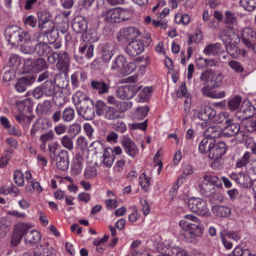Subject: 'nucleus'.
<instances>
[{
	"mask_svg": "<svg viewBox=\"0 0 256 256\" xmlns=\"http://www.w3.org/2000/svg\"><path fill=\"white\" fill-rule=\"evenodd\" d=\"M200 81L210 83V86H204L201 89V93L204 97H208L209 99H224L225 91L217 92V90H215L221 87L223 74L209 69L201 73Z\"/></svg>",
	"mask_w": 256,
	"mask_h": 256,
	"instance_id": "f257e3e1",
	"label": "nucleus"
},
{
	"mask_svg": "<svg viewBox=\"0 0 256 256\" xmlns=\"http://www.w3.org/2000/svg\"><path fill=\"white\" fill-rule=\"evenodd\" d=\"M4 36L12 47L19 45V43H30L31 41V34L19 26H8L4 31Z\"/></svg>",
	"mask_w": 256,
	"mask_h": 256,
	"instance_id": "f03ea898",
	"label": "nucleus"
},
{
	"mask_svg": "<svg viewBox=\"0 0 256 256\" xmlns=\"http://www.w3.org/2000/svg\"><path fill=\"white\" fill-rule=\"evenodd\" d=\"M131 19V10L125 8H113L107 11L105 21L107 23H123Z\"/></svg>",
	"mask_w": 256,
	"mask_h": 256,
	"instance_id": "7ed1b4c3",
	"label": "nucleus"
},
{
	"mask_svg": "<svg viewBox=\"0 0 256 256\" xmlns=\"http://www.w3.org/2000/svg\"><path fill=\"white\" fill-rule=\"evenodd\" d=\"M188 209L200 217L209 216V206L207 205V201L203 200V198H190L188 200Z\"/></svg>",
	"mask_w": 256,
	"mask_h": 256,
	"instance_id": "20e7f679",
	"label": "nucleus"
},
{
	"mask_svg": "<svg viewBox=\"0 0 256 256\" xmlns=\"http://www.w3.org/2000/svg\"><path fill=\"white\" fill-rule=\"evenodd\" d=\"M111 71H114L117 75H131L133 68L127 63V58L123 55L117 56L111 65Z\"/></svg>",
	"mask_w": 256,
	"mask_h": 256,
	"instance_id": "39448f33",
	"label": "nucleus"
},
{
	"mask_svg": "<svg viewBox=\"0 0 256 256\" xmlns=\"http://www.w3.org/2000/svg\"><path fill=\"white\" fill-rule=\"evenodd\" d=\"M140 35H141V32L136 27H133V26L124 27L119 30L117 34V40L122 45H125L129 43V41H134V39H136Z\"/></svg>",
	"mask_w": 256,
	"mask_h": 256,
	"instance_id": "423d86ee",
	"label": "nucleus"
},
{
	"mask_svg": "<svg viewBox=\"0 0 256 256\" xmlns=\"http://www.w3.org/2000/svg\"><path fill=\"white\" fill-rule=\"evenodd\" d=\"M49 69V64L44 58H38L33 60L28 58L24 61V70L29 73L30 71H35L36 73H41V71H46Z\"/></svg>",
	"mask_w": 256,
	"mask_h": 256,
	"instance_id": "0eeeda50",
	"label": "nucleus"
},
{
	"mask_svg": "<svg viewBox=\"0 0 256 256\" xmlns=\"http://www.w3.org/2000/svg\"><path fill=\"white\" fill-rule=\"evenodd\" d=\"M131 105V102H122L121 111H118L117 109L108 106L102 117H104V119H107L108 121H115V119H123V113H125V111H127L128 109H131Z\"/></svg>",
	"mask_w": 256,
	"mask_h": 256,
	"instance_id": "6e6552de",
	"label": "nucleus"
},
{
	"mask_svg": "<svg viewBox=\"0 0 256 256\" xmlns=\"http://www.w3.org/2000/svg\"><path fill=\"white\" fill-rule=\"evenodd\" d=\"M142 86L135 85V84H129L120 86L118 90L116 91V95L119 99H133L136 95V93H139L141 91Z\"/></svg>",
	"mask_w": 256,
	"mask_h": 256,
	"instance_id": "1a4fd4ad",
	"label": "nucleus"
},
{
	"mask_svg": "<svg viewBox=\"0 0 256 256\" xmlns=\"http://www.w3.org/2000/svg\"><path fill=\"white\" fill-rule=\"evenodd\" d=\"M76 111L79 117H82L85 121H93V119H95V104L93 100L78 106Z\"/></svg>",
	"mask_w": 256,
	"mask_h": 256,
	"instance_id": "9d476101",
	"label": "nucleus"
},
{
	"mask_svg": "<svg viewBox=\"0 0 256 256\" xmlns=\"http://www.w3.org/2000/svg\"><path fill=\"white\" fill-rule=\"evenodd\" d=\"M255 113L256 106L252 105L251 101L244 100L240 109L236 113V117H238L240 121H245L247 119H251Z\"/></svg>",
	"mask_w": 256,
	"mask_h": 256,
	"instance_id": "9b49d317",
	"label": "nucleus"
},
{
	"mask_svg": "<svg viewBox=\"0 0 256 256\" xmlns=\"http://www.w3.org/2000/svg\"><path fill=\"white\" fill-rule=\"evenodd\" d=\"M222 134L224 137H235V135H237L238 137H242V139L245 138V131L241 130V125L233 120H230L228 124L224 126Z\"/></svg>",
	"mask_w": 256,
	"mask_h": 256,
	"instance_id": "f8f14e48",
	"label": "nucleus"
},
{
	"mask_svg": "<svg viewBox=\"0 0 256 256\" xmlns=\"http://www.w3.org/2000/svg\"><path fill=\"white\" fill-rule=\"evenodd\" d=\"M29 229H31V226L29 223H18L15 226L14 232L12 234L11 245L13 247H17V245L21 243V239L25 237V233H27Z\"/></svg>",
	"mask_w": 256,
	"mask_h": 256,
	"instance_id": "ddd939ff",
	"label": "nucleus"
},
{
	"mask_svg": "<svg viewBox=\"0 0 256 256\" xmlns=\"http://www.w3.org/2000/svg\"><path fill=\"white\" fill-rule=\"evenodd\" d=\"M121 145L124 153L131 159H135L139 155V146L129 136H123Z\"/></svg>",
	"mask_w": 256,
	"mask_h": 256,
	"instance_id": "4468645a",
	"label": "nucleus"
},
{
	"mask_svg": "<svg viewBox=\"0 0 256 256\" xmlns=\"http://www.w3.org/2000/svg\"><path fill=\"white\" fill-rule=\"evenodd\" d=\"M179 226L183 231L189 233V235H193L194 237H201L203 235V228H201V222L199 223H192L187 220H181L179 222Z\"/></svg>",
	"mask_w": 256,
	"mask_h": 256,
	"instance_id": "2eb2a0df",
	"label": "nucleus"
},
{
	"mask_svg": "<svg viewBox=\"0 0 256 256\" xmlns=\"http://www.w3.org/2000/svg\"><path fill=\"white\" fill-rule=\"evenodd\" d=\"M37 81V76L35 74H27L18 78L15 89L18 93H25L27 87H31Z\"/></svg>",
	"mask_w": 256,
	"mask_h": 256,
	"instance_id": "dca6fc26",
	"label": "nucleus"
},
{
	"mask_svg": "<svg viewBox=\"0 0 256 256\" xmlns=\"http://www.w3.org/2000/svg\"><path fill=\"white\" fill-rule=\"evenodd\" d=\"M145 51V42L143 40H134L126 46V53L129 57H138Z\"/></svg>",
	"mask_w": 256,
	"mask_h": 256,
	"instance_id": "f3484780",
	"label": "nucleus"
},
{
	"mask_svg": "<svg viewBox=\"0 0 256 256\" xmlns=\"http://www.w3.org/2000/svg\"><path fill=\"white\" fill-rule=\"evenodd\" d=\"M231 179L235 181L240 187H244L245 189H251L253 180L251 176L245 172L233 173L231 174Z\"/></svg>",
	"mask_w": 256,
	"mask_h": 256,
	"instance_id": "a211bd4d",
	"label": "nucleus"
},
{
	"mask_svg": "<svg viewBox=\"0 0 256 256\" xmlns=\"http://www.w3.org/2000/svg\"><path fill=\"white\" fill-rule=\"evenodd\" d=\"M233 39H239V36L235 33H231L228 31H223L221 35V40L223 43H225V47L227 52L231 55V49L232 51H235L237 49V46H235V43L237 41H233Z\"/></svg>",
	"mask_w": 256,
	"mask_h": 256,
	"instance_id": "6ab92c4d",
	"label": "nucleus"
},
{
	"mask_svg": "<svg viewBox=\"0 0 256 256\" xmlns=\"http://www.w3.org/2000/svg\"><path fill=\"white\" fill-rule=\"evenodd\" d=\"M214 146H212V150L210 151L209 158L214 159L217 161V159H221L223 155L227 153V144L225 142H218L214 140L213 143Z\"/></svg>",
	"mask_w": 256,
	"mask_h": 256,
	"instance_id": "aec40b11",
	"label": "nucleus"
},
{
	"mask_svg": "<svg viewBox=\"0 0 256 256\" xmlns=\"http://www.w3.org/2000/svg\"><path fill=\"white\" fill-rule=\"evenodd\" d=\"M69 67H71V58L69 57V53L62 52L56 63V68L58 71L66 75V73H69Z\"/></svg>",
	"mask_w": 256,
	"mask_h": 256,
	"instance_id": "412c9836",
	"label": "nucleus"
},
{
	"mask_svg": "<svg viewBox=\"0 0 256 256\" xmlns=\"http://www.w3.org/2000/svg\"><path fill=\"white\" fill-rule=\"evenodd\" d=\"M56 166L60 171H67L69 169V152L67 150H60L56 156Z\"/></svg>",
	"mask_w": 256,
	"mask_h": 256,
	"instance_id": "4be33fe9",
	"label": "nucleus"
},
{
	"mask_svg": "<svg viewBox=\"0 0 256 256\" xmlns=\"http://www.w3.org/2000/svg\"><path fill=\"white\" fill-rule=\"evenodd\" d=\"M42 91L46 97H53V101L56 105H61V102L57 101V95H55V83L53 80H46L40 85Z\"/></svg>",
	"mask_w": 256,
	"mask_h": 256,
	"instance_id": "5701e85b",
	"label": "nucleus"
},
{
	"mask_svg": "<svg viewBox=\"0 0 256 256\" xmlns=\"http://www.w3.org/2000/svg\"><path fill=\"white\" fill-rule=\"evenodd\" d=\"M200 193L202 197H206L210 200L217 199V188L213 184L202 182L200 184Z\"/></svg>",
	"mask_w": 256,
	"mask_h": 256,
	"instance_id": "b1692460",
	"label": "nucleus"
},
{
	"mask_svg": "<svg viewBox=\"0 0 256 256\" xmlns=\"http://www.w3.org/2000/svg\"><path fill=\"white\" fill-rule=\"evenodd\" d=\"M217 117V111L211 106H202L198 112V119L211 121Z\"/></svg>",
	"mask_w": 256,
	"mask_h": 256,
	"instance_id": "393cba45",
	"label": "nucleus"
},
{
	"mask_svg": "<svg viewBox=\"0 0 256 256\" xmlns=\"http://www.w3.org/2000/svg\"><path fill=\"white\" fill-rule=\"evenodd\" d=\"M87 20H85V17L83 16H76L73 19L72 23V29L74 33H77L78 35H81L83 33L87 32Z\"/></svg>",
	"mask_w": 256,
	"mask_h": 256,
	"instance_id": "a878e982",
	"label": "nucleus"
},
{
	"mask_svg": "<svg viewBox=\"0 0 256 256\" xmlns=\"http://www.w3.org/2000/svg\"><path fill=\"white\" fill-rule=\"evenodd\" d=\"M204 55H212V57H217L225 53V49L221 43L208 44L203 50Z\"/></svg>",
	"mask_w": 256,
	"mask_h": 256,
	"instance_id": "bb28decb",
	"label": "nucleus"
},
{
	"mask_svg": "<svg viewBox=\"0 0 256 256\" xmlns=\"http://www.w3.org/2000/svg\"><path fill=\"white\" fill-rule=\"evenodd\" d=\"M101 55L102 61H104V63H109V61L113 59V55H115V46L109 42L104 43L101 46Z\"/></svg>",
	"mask_w": 256,
	"mask_h": 256,
	"instance_id": "cd10ccee",
	"label": "nucleus"
},
{
	"mask_svg": "<svg viewBox=\"0 0 256 256\" xmlns=\"http://www.w3.org/2000/svg\"><path fill=\"white\" fill-rule=\"evenodd\" d=\"M52 52L53 48L47 44V42H38L34 46V53H36L38 57H47Z\"/></svg>",
	"mask_w": 256,
	"mask_h": 256,
	"instance_id": "c85d7f7f",
	"label": "nucleus"
},
{
	"mask_svg": "<svg viewBox=\"0 0 256 256\" xmlns=\"http://www.w3.org/2000/svg\"><path fill=\"white\" fill-rule=\"evenodd\" d=\"M237 16L231 10H227L224 13V24L226 25L227 29L233 31L235 27H237Z\"/></svg>",
	"mask_w": 256,
	"mask_h": 256,
	"instance_id": "c756f323",
	"label": "nucleus"
},
{
	"mask_svg": "<svg viewBox=\"0 0 256 256\" xmlns=\"http://www.w3.org/2000/svg\"><path fill=\"white\" fill-rule=\"evenodd\" d=\"M24 237L25 243H29L30 245H35V243H39L41 241V233L37 230H26Z\"/></svg>",
	"mask_w": 256,
	"mask_h": 256,
	"instance_id": "7c9ffc66",
	"label": "nucleus"
},
{
	"mask_svg": "<svg viewBox=\"0 0 256 256\" xmlns=\"http://www.w3.org/2000/svg\"><path fill=\"white\" fill-rule=\"evenodd\" d=\"M90 85L94 91L99 93V95L109 93V84L103 80H92Z\"/></svg>",
	"mask_w": 256,
	"mask_h": 256,
	"instance_id": "2f4dec72",
	"label": "nucleus"
},
{
	"mask_svg": "<svg viewBox=\"0 0 256 256\" xmlns=\"http://www.w3.org/2000/svg\"><path fill=\"white\" fill-rule=\"evenodd\" d=\"M213 143H215V139H210V138H207V136H205V138L199 144V147H198L199 153H202V154L208 153V157H209V155H211V150L214 147Z\"/></svg>",
	"mask_w": 256,
	"mask_h": 256,
	"instance_id": "473e14b6",
	"label": "nucleus"
},
{
	"mask_svg": "<svg viewBox=\"0 0 256 256\" xmlns=\"http://www.w3.org/2000/svg\"><path fill=\"white\" fill-rule=\"evenodd\" d=\"M204 135L208 139H214L215 141L216 139H219L221 135H223V129L218 125H213L205 130Z\"/></svg>",
	"mask_w": 256,
	"mask_h": 256,
	"instance_id": "72a5a7b5",
	"label": "nucleus"
},
{
	"mask_svg": "<svg viewBox=\"0 0 256 256\" xmlns=\"http://www.w3.org/2000/svg\"><path fill=\"white\" fill-rule=\"evenodd\" d=\"M87 101H91V99L83 93V91H76L72 95V103L76 107H81V105H84V103H87Z\"/></svg>",
	"mask_w": 256,
	"mask_h": 256,
	"instance_id": "f704fd0d",
	"label": "nucleus"
},
{
	"mask_svg": "<svg viewBox=\"0 0 256 256\" xmlns=\"http://www.w3.org/2000/svg\"><path fill=\"white\" fill-rule=\"evenodd\" d=\"M102 163L104 167L111 168L115 163V155H113V148H106L102 155Z\"/></svg>",
	"mask_w": 256,
	"mask_h": 256,
	"instance_id": "c9c22d12",
	"label": "nucleus"
},
{
	"mask_svg": "<svg viewBox=\"0 0 256 256\" xmlns=\"http://www.w3.org/2000/svg\"><path fill=\"white\" fill-rule=\"evenodd\" d=\"M16 105L20 113H31L33 111V101L29 98L16 102Z\"/></svg>",
	"mask_w": 256,
	"mask_h": 256,
	"instance_id": "e433bc0d",
	"label": "nucleus"
},
{
	"mask_svg": "<svg viewBox=\"0 0 256 256\" xmlns=\"http://www.w3.org/2000/svg\"><path fill=\"white\" fill-rule=\"evenodd\" d=\"M83 163H85V159L81 154H77L72 164V172L74 175H79V173L83 171Z\"/></svg>",
	"mask_w": 256,
	"mask_h": 256,
	"instance_id": "4c0bfd02",
	"label": "nucleus"
},
{
	"mask_svg": "<svg viewBox=\"0 0 256 256\" xmlns=\"http://www.w3.org/2000/svg\"><path fill=\"white\" fill-rule=\"evenodd\" d=\"M212 213L216 217H229L231 215V208L217 205L212 208Z\"/></svg>",
	"mask_w": 256,
	"mask_h": 256,
	"instance_id": "58836bf2",
	"label": "nucleus"
},
{
	"mask_svg": "<svg viewBox=\"0 0 256 256\" xmlns=\"http://www.w3.org/2000/svg\"><path fill=\"white\" fill-rule=\"evenodd\" d=\"M139 99L142 103H147L149 99H151V95H153V86H146L143 89L139 90Z\"/></svg>",
	"mask_w": 256,
	"mask_h": 256,
	"instance_id": "ea45409f",
	"label": "nucleus"
},
{
	"mask_svg": "<svg viewBox=\"0 0 256 256\" xmlns=\"http://www.w3.org/2000/svg\"><path fill=\"white\" fill-rule=\"evenodd\" d=\"M203 41V32L201 29H196L195 32L189 36L187 45L191 46L193 43L199 45Z\"/></svg>",
	"mask_w": 256,
	"mask_h": 256,
	"instance_id": "a19ab883",
	"label": "nucleus"
},
{
	"mask_svg": "<svg viewBox=\"0 0 256 256\" xmlns=\"http://www.w3.org/2000/svg\"><path fill=\"white\" fill-rule=\"evenodd\" d=\"M38 27L39 29L44 30V33H52L53 29H55V23L46 18L44 20H39Z\"/></svg>",
	"mask_w": 256,
	"mask_h": 256,
	"instance_id": "79ce46f5",
	"label": "nucleus"
},
{
	"mask_svg": "<svg viewBox=\"0 0 256 256\" xmlns=\"http://www.w3.org/2000/svg\"><path fill=\"white\" fill-rule=\"evenodd\" d=\"M94 51L95 45L93 44H88V46L87 44H84L79 47V53H81V55H85L87 59H93Z\"/></svg>",
	"mask_w": 256,
	"mask_h": 256,
	"instance_id": "37998d69",
	"label": "nucleus"
},
{
	"mask_svg": "<svg viewBox=\"0 0 256 256\" xmlns=\"http://www.w3.org/2000/svg\"><path fill=\"white\" fill-rule=\"evenodd\" d=\"M126 163H127V157L119 156L113 167L115 173H123L125 171Z\"/></svg>",
	"mask_w": 256,
	"mask_h": 256,
	"instance_id": "c03bdc74",
	"label": "nucleus"
},
{
	"mask_svg": "<svg viewBox=\"0 0 256 256\" xmlns=\"http://www.w3.org/2000/svg\"><path fill=\"white\" fill-rule=\"evenodd\" d=\"M13 181L15 185L18 187H24L25 186V174H23V171L16 169L13 173Z\"/></svg>",
	"mask_w": 256,
	"mask_h": 256,
	"instance_id": "a18cd8bd",
	"label": "nucleus"
},
{
	"mask_svg": "<svg viewBox=\"0 0 256 256\" xmlns=\"http://www.w3.org/2000/svg\"><path fill=\"white\" fill-rule=\"evenodd\" d=\"M75 119V109L66 107L62 112V121L64 123H71Z\"/></svg>",
	"mask_w": 256,
	"mask_h": 256,
	"instance_id": "49530a36",
	"label": "nucleus"
},
{
	"mask_svg": "<svg viewBox=\"0 0 256 256\" xmlns=\"http://www.w3.org/2000/svg\"><path fill=\"white\" fill-rule=\"evenodd\" d=\"M197 69H205V67H213L215 60L205 59L203 57L196 58L195 60Z\"/></svg>",
	"mask_w": 256,
	"mask_h": 256,
	"instance_id": "de8ad7c7",
	"label": "nucleus"
},
{
	"mask_svg": "<svg viewBox=\"0 0 256 256\" xmlns=\"http://www.w3.org/2000/svg\"><path fill=\"white\" fill-rule=\"evenodd\" d=\"M174 21L177 25H189L191 16L189 14L178 13L175 15Z\"/></svg>",
	"mask_w": 256,
	"mask_h": 256,
	"instance_id": "09e8293b",
	"label": "nucleus"
},
{
	"mask_svg": "<svg viewBox=\"0 0 256 256\" xmlns=\"http://www.w3.org/2000/svg\"><path fill=\"white\" fill-rule=\"evenodd\" d=\"M183 183H185V176H178L177 180L170 189L171 197H175L177 195V192L179 191V188L183 186Z\"/></svg>",
	"mask_w": 256,
	"mask_h": 256,
	"instance_id": "8fccbe9b",
	"label": "nucleus"
},
{
	"mask_svg": "<svg viewBox=\"0 0 256 256\" xmlns=\"http://www.w3.org/2000/svg\"><path fill=\"white\" fill-rule=\"evenodd\" d=\"M177 97H179V99H183V97L185 99H191V94L187 90V83L186 82H182L180 84V86L178 87Z\"/></svg>",
	"mask_w": 256,
	"mask_h": 256,
	"instance_id": "3c124183",
	"label": "nucleus"
},
{
	"mask_svg": "<svg viewBox=\"0 0 256 256\" xmlns=\"http://www.w3.org/2000/svg\"><path fill=\"white\" fill-rule=\"evenodd\" d=\"M139 185L143 191H149V187H151V179L147 177L146 173L140 174Z\"/></svg>",
	"mask_w": 256,
	"mask_h": 256,
	"instance_id": "603ef678",
	"label": "nucleus"
},
{
	"mask_svg": "<svg viewBox=\"0 0 256 256\" xmlns=\"http://www.w3.org/2000/svg\"><path fill=\"white\" fill-rule=\"evenodd\" d=\"M15 120L17 121V123L25 127L33 121V116H26L25 114L20 113L15 115Z\"/></svg>",
	"mask_w": 256,
	"mask_h": 256,
	"instance_id": "864d4df0",
	"label": "nucleus"
},
{
	"mask_svg": "<svg viewBox=\"0 0 256 256\" xmlns=\"http://www.w3.org/2000/svg\"><path fill=\"white\" fill-rule=\"evenodd\" d=\"M36 123H38V126L40 127V131H48V129H51L53 127V122L47 118H38L36 120Z\"/></svg>",
	"mask_w": 256,
	"mask_h": 256,
	"instance_id": "5fc2aeb1",
	"label": "nucleus"
},
{
	"mask_svg": "<svg viewBox=\"0 0 256 256\" xmlns=\"http://www.w3.org/2000/svg\"><path fill=\"white\" fill-rule=\"evenodd\" d=\"M23 23L27 29H35V27H37V17L33 15L25 16L23 18Z\"/></svg>",
	"mask_w": 256,
	"mask_h": 256,
	"instance_id": "6e6d98bb",
	"label": "nucleus"
},
{
	"mask_svg": "<svg viewBox=\"0 0 256 256\" xmlns=\"http://www.w3.org/2000/svg\"><path fill=\"white\" fill-rule=\"evenodd\" d=\"M251 159V152H245L243 156L237 160L236 167L242 169V167H247L249 165V160Z\"/></svg>",
	"mask_w": 256,
	"mask_h": 256,
	"instance_id": "4d7b16f0",
	"label": "nucleus"
},
{
	"mask_svg": "<svg viewBox=\"0 0 256 256\" xmlns=\"http://www.w3.org/2000/svg\"><path fill=\"white\" fill-rule=\"evenodd\" d=\"M203 179L204 183H209V185H213V187H221V180L217 176L204 175Z\"/></svg>",
	"mask_w": 256,
	"mask_h": 256,
	"instance_id": "13d9d810",
	"label": "nucleus"
},
{
	"mask_svg": "<svg viewBox=\"0 0 256 256\" xmlns=\"http://www.w3.org/2000/svg\"><path fill=\"white\" fill-rule=\"evenodd\" d=\"M229 67L232 69V71L236 72L238 75H241V73L245 72V68L243 67V64L237 60H232L229 62Z\"/></svg>",
	"mask_w": 256,
	"mask_h": 256,
	"instance_id": "bf43d9fd",
	"label": "nucleus"
},
{
	"mask_svg": "<svg viewBox=\"0 0 256 256\" xmlns=\"http://www.w3.org/2000/svg\"><path fill=\"white\" fill-rule=\"evenodd\" d=\"M94 107H95L96 115H98V117H103L105 111H107V108L109 106H107L105 102L98 100L94 105Z\"/></svg>",
	"mask_w": 256,
	"mask_h": 256,
	"instance_id": "052dcab7",
	"label": "nucleus"
},
{
	"mask_svg": "<svg viewBox=\"0 0 256 256\" xmlns=\"http://www.w3.org/2000/svg\"><path fill=\"white\" fill-rule=\"evenodd\" d=\"M240 5L245 11L251 12L256 9V0H240Z\"/></svg>",
	"mask_w": 256,
	"mask_h": 256,
	"instance_id": "680f3d73",
	"label": "nucleus"
},
{
	"mask_svg": "<svg viewBox=\"0 0 256 256\" xmlns=\"http://www.w3.org/2000/svg\"><path fill=\"white\" fill-rule=\"evenodd\" d=\"M213 119L215 123H218V124L224 123L225 125L231 121V119L229 118V113L227 112H222V113H219L218 115L216 114V116Z\"/></svg>",
	"mask_w": 256,
	"mask_h": 256,
	"instance_id": "e2e57ef3",
	"label": "nucleus"
},
{
	"mask_svg": "<svg viewBox=\"0 0 256 256\" xmlns=\"http://www.w3.org/2000/svg\"><path fill=\"white\" fill-rule=\"evenodd\" d=\"M241 106V96H235L230 101H228V108L230 111H237Z\"/></svg>",
	"mask_w": 256,
	"mask_h": 256,
	"instance_id": "0e129e2a",
	"label": "nucleus"
},
{
	"mask_svg": "<svg viewBox=\"0 0 256 256\" xmlns=\"http://www.w3.org/2000/svg\"><path fill=\"white\" fill-rule=\"evenodd\" d=\"M149 114V107L147 106H142L138 108L135 112V117L139 121H142V119L146 118L147 115Z\"/></svg>",
	"mask_w": 256,
	"mask_h": 256,
	"instance_id": "69168bd1",
	"label": "nucleus"
},
{
	"mask_svg": "<svg viewBox=\"0 0 256 256\" xmlns=\"http://www.w3.org/2000/svg\"><path fill=\"white\" fill-rule=\"evenodd\" d=\"M81 124L79 123H73L72 125L69 126L68 128V133L71 135V137H77L81 133Z\"/></svg>",
	"mask_w": 256,
	"mask_h": 256,
	"instance_id": "338daca9",
	"label": "nucleus"
},
{
	"mask_svg": "<svg viewBox=\"0 0 256 256\" xmlns=\"http://www.w3.org/2000/svg\"><path fill=\"white\" fill-rule=\"evenodd\" d=\"M97 175V168L95 166H88L84 171L85 179H95Z\"/></svg>",
	"mask_w": 256,
	"mask_h": 256,
	"instance_id": "774afa93",
	"label": "nucleus"
}]
</instances>
